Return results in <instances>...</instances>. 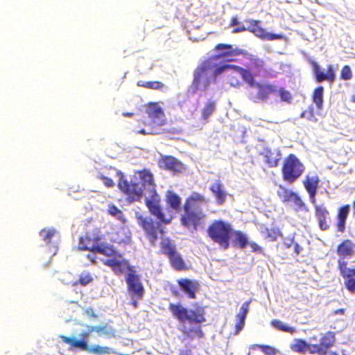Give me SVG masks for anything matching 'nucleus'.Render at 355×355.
Masks as SVG:
<instances>
[{"mask_svg":"<svg viewBox=\"0 0 355 355\" xmlns=\"http://www.w3.org/2000/svg\"><path fill=\"white\" fill-rule=\"evenodd\" d=\"M78 248L89 250L92 254L88 255V257L92 262L96 263V259L101 260L105 265L110 266L115 274L127 272L126 281L130 292L137 299L142 297L144 288L135 272L122 255L102 241L100 236L81 238Z\"/></svg>","mask_w":355,"mask_h":355,"instance_id":"obj_1","label":"nucleus"},{"mask_svg":"<svg viewBox=\"0 0 355 355\" xmlns=\"http://www.w3.org/2000/svg\"><path fill=\"white\" fill-rule=\"evenodd\" d=\"M169 311L181 323L180 329L184 335L191 338L202 336L200 323L205 320L203 309L189 311L180 304H171Z\"/></svg>","mask_w":355,"mask_h":355,"instance_id":"obj_2","label":"nucleus"},{"mask_svg":"<svg viewBox=\"0 0 355 355\" xmlns=\"http://www.w3.org/2000/svg\"><path fill=\"white\" fill-rule=\"evenodd\" d=\"M136 180H139L145 191L146 202L150 211L161 221L168 223L171 216L165 218L159 207V197L157 194L153 183V175L148 171H139L135 176Z\"/></svg>","mask_w":355,"mask_h":355,"instance_id":"obj_3","label":"nucleus"},{"mask_svg":"<svg viewBox=\"0 0 355 355\" xmlns=\"http://www.w3.org/2000/svg\"><path fill=\"white\" fill-rule=\"evenodd\" d=\"M207 205L206 200L198 193H193L188 199L184 207L185 214L182 218V224L196 229L198 222L205 216L202 208Z\"/></svg>","mask_w":355,"mask_h":355,"instance_id":"obj_4","label":"nucleus"},{"mask_svg":"<svg viewBox=\"0 0 355 355\" xmlns=\"http://www.w3.org/2000/svg\"><path fill=\"white\" fill-rule=\"evenodd\" d=\"M208 233L211 239L220 247L224 249L228 248L230 236L232 233V228L229 224L216 221L209 227Z\"/></svg>","mask_w":355,"mask_h":355,"instance_id":"obj_5","label":"nucleus"},{"mask_svg":"<svg viewBox=\"0 0 355 355\" xmlns=\"http://www.w3.org/2000/svg\"><path fill=\"white\" fill-rule=\"evenodd\" d=\"M61 340L68 345L70 348H76L83 351H86L90 354L103 355L110 354L111 349L107 347H101L99 345L89 346L86 339H78L75 336L71 338L65 336H60Z\"/></svg>","mask_w":355,"mask_h":355,"instance_id":"obj_6","label":"nucleus"},{"mask_svg":"<svg viewBox=\"0 0 355 355\" xmlns=\"http://www.w3.org/2000/svg\"><path fill=\"white\" fill-rule=\"evenodd\" d=\"M304 170V165L293 155H290L284 161L282 168L284 178L288 182L297 180Z\"/></svg>","mask_w":355,"mask_h":355,"instance_id":"obj_7","label":"nucleus"},{"mask_svg":"<svg viewBox=\"0 0 355 355\" xmlns=\"http://www.w3.org/2000/svg\"><path fill=\"white\" fill-rule=\"evenodd\" d=\"M214 50L217 52V54L212 58L214 60L227 62H235L236 57L245 54L243 49L234 48L232 45L223 43L216 45Z\"/></svg>","mask_w":355,"mask_h":355,"instance_id":"obj_8","label":"nucleus"},{"mask_svg":"<svg viewBox=\"0 0 355 355\" xmlns=\"http://www.w3.org/2000/svg\"><path fill=\"white\" fill-rule=\"evenodd\" d=\"M246 22L248 23V26L246 28L247 31H249L262 40L270 41L284 39V36L282 34L267 33L266 31L261 27V21L259 20L249 19L246 20Z\"/></svg>","mask_w":355,"mask_h":355,"instance_id":"obj_9","label":"nucleus"},{"mask_svg":"<svg viewBox=\"0 0 355 355\" xmlns=\"http://www.w3.org/2000/svg\"><path fill=\"white\" fill-rule=\"evenodd\" d=\"M117 175L119 178V188L128 196L131 201L139 200L143 194L142 187L139 183L129 184L126 180H123V174L121 172H117Z\"/></svg>","mask_w":355,"mask_h":355,"instance_id":"obj_10","label":"nucleus"},{"mask_svg":"<svg viewBox=\"0 0 355 355\" xmlns=\"http://www.w3.org/2000/svg\"><path fill=\"white\" fill-rule=\"evenodd\" d=\"M213 65L210 60H206L200 64L194 71V78L192 82V86L195 90L198 89L202 80H205V87L207 88L209 85L208 80L209 71L211 69Z\"/></svg>","mask_w":355,"mask_h":355,"instance_id":"obj_11","label":"nucleus"},{"mask_svg":"<svg viewBox=\"0 0 355 355\" xmlns=\"http://www.w3.org/2000/svg\"><path fill=\"white\" fill-rule=\"evenodd\" d=\"M136 218L139 225L146 232L150 242L154 245L158 235L162 234V231L154 226L150 218H144L139 213H136Z\"/></svg>","mask_w":355,"mask_h":355,"instance_id":"obj_12","label":"nucleus"},{"mask_svg":"<svg viewBox=\"0 0 355 355\" xmlns=\"http://www.w3.org/2000/svg\"><path fill=\"white\" fill-rule=\"evenodd\" d=\"M254 88L257 89L255 96L251 97L254 101H257V100L265 101L270 94H276L277 91V87L275 85L264 84L259 82Z\"/></svg>","mask_w":355,"mask_h":355,"instance_id":"obj_13","label":"nucleus"},{"mask_svg":"<svg viewBox=\"0 0 355 355\" xmlns=\"http://www.w3.org/2000/svg\"><path fill=\"white\" fill-rule=\"evenodd\" d=\"M319 178L315 173H309L304 182V187L309 194L311 202L315 203V194L318 187Z\"/></svg>","mask_w":355,"mask_h":355,"instance_id":"obj_14","label":"nucleus"},{"mask_svg":"<svg viewBox=\"0 0 355 355\" xmlns=\"http://www.w3.org/2000/svg\"><path fill=\"white\" fill-rule=\"evenodd\" d=\"M313 66L315 79L318 83H322L324 80L332 83L335 80V71L331 64L327 66L326 73H324L322 71H321L320 67L316 62H313Z\"/></svg>","mask_w":355,"mask_h":355,"instance_id":"obj_15","label":"nucleus"},{"mask_svg":"<svg viewBox=\"0 0 355 355\" xmlns=\"http://www.w3.org/2000/svg\"><path fill=\"white\" fill-rule=\"evenodd\" d=\"M159 165L162 168H166L174 173H180L183 169L182 164L171 156L162 157L159 161Z\"/></svg>","mask_w":355,"mask_h":355,"instance_id":"obj_16","label":"nucleus"},{"mask_svg":"<svg viewBox=\"0 0 355 355\" xmlns=\"http://www.w3.org/2000/svg\"><path fill=\"white\" fill-rule=\"evenodd\" d=\"M355 252V246L349 241H345L340 244L338 248V253L340 257V259L345 261V259L352 257Z\"/></svg>","mask_w":355,"mask_h":355,"instance_id":"obj_17","label":"nucleus"},{"mask_svg":"<svg viewBox=\"0 0 355 355\" xmlns=\"http://www.w3.org/2000/svg\"><path fill=\"white\" fill-rule=\"evenodd\" d=\"M234 69L241 73V78L250 87H254L258 82L254 79V74L248 69H244L239 66L234 67Z\"/></svg>","mask_w":355,"mask_h":355,"instance_id":"obj_18","label":"nucleus"},{"mask_svg":"<svg viewBox=\"0 0 355 355\" xmlns=\"http://www.w3.org/2000/svg\"><path fill=\"white\" fill-rule=\"evenodd\" d=\"M265 157V162L268 164L270 167L277 166L278 161L280 159V153L278 150L273 151L266 148L261 153Z\"/></svg>","mask_w":355,"mask_h":355,"instance_id":"obj_19","label":"nucleus"},{"mask_svg":"<svg viewBox=\"0 0 355 355\" xmlns=\"http://www.w3.org/2000/svg\"><path fill=\"white\" fill-rule=\"evenodd\" d=\"M179 285L190 298L195 297V293L198 289V283L188 279L178 281Z\"/></svg>","mask_w":355,"mask_h":355,"instance_id":"obj_20","label":"nucleus"},{"mask_svg":"<svg viewBox=\"0 0 355 355\" xmlns=\"http://www.w3.org/2000/svg\"><path fill=\"white\" fill-rule=\"evenodd\" d=\"M210 190L214 195L218 204L222 205L226 198V192L224 191L222 184L219 181H216L210 187Z\"/></svg>","mask_w":355,"mask_h":355,"instance_id":"obj_21","label":"nucleus"},{"mask_svg":"<svg viewBox=\"0 0 355 355\" xmlns=\"http://www.w3.org/2000/svg\"><path fill=\"white\" fill-rule=\"evenodd\" d=\"M264 61L258 58H250L248 68L255 76H259L262 71H266Z\"/></svg>","mask_w":355,"mask_h":355,"instance_id":"obj_22","label":"nucleus"},{"mask_svg":"<svg viewBox=\"0 0 355 355\" xmlns=\"http://www.w3.org/2000/svg\"><path fill=\"white\" fill-rule=\"evenodd\" d=\"M96 331L99 334H107L106 327L105 326H86L85 329H83L79 334L80 339H86L87 340L89 334Z\"/></svg>","mask_w":355,"mask_h":355,"instance_id":"obj_23","label":"nucleus"},{"mask_svg":"<svg viewBox=\"0 0 355 355\" xmlns=\"http://www.w3.org/2000/svg\"><path fill=\"white\" fill-rule=\"evenodd\" d=\"M148 115L149 120L148 124L149 125H161L165 121L164 112H146Z\"/></svg>","mask_w":355,"mask_h":355,"instance_id":"obj_24","label":"nucleus"},{"mask_svg":"<svg viewBox=\"0 0 355 355\" xmlns=\"http://www.w3.org/2000/svg\"><path fill=\"white\" fill-rule=\"evenodd\" d=\"M349 211V206H345L340 209L338 215V230L340 232H343L345 230V220L348 216Z\"/></svg>","mask_w":355,"mask_h":355,"instance_id":"obj_25","label":"nucleus"},{"mask_svg":"<svg viewBox=\"0 0 355 355\" xmlns=\"http://www.w3.org/2000/svg\"><path fill=\"white\" fill-rule=\"evenodd\" d=\"M323 92L324 88L322 86L316 87L313 91L312 99L318 110H321L322 108Z\"/></svg>","mask_w":355,"mask_h":355,"instance_id":"obj_26","label":"nucleus"},{"mask_svg":"<svg viewBox=\"0 0 355 355\" xmlns=\"http://www.w3.org/2000/svg\"><path fill=\"white\" fill-rule=\"evenodd\" d=\"M166 200L170 207L175 211H178L180 205V197L172 191H168L166 193Z\"/></svg>","mask_w":355,"mask_h":355,"instance_id":"obj_27","label":"nucleus"},{"mask_svg":"<svg viewBox=\"0 0 355 355\" xmlns=\"http://www.w3.org/2000/svg\"><path fill=\"white\" fill-rule=\"evenodd\" d=\"M233 70V71H231L230 73L227 74V79L231 86L234 87H239L242 84L241 81V73L238 71H236L234 69Z\"/></svg>","mask_w":355,"mask_h":355,"instance_id":"obj_28","label":"nucleus"},{"mask_svg":"<svg viewBox=\"0 0 355 355\" xmlns=\"http://www.w3.org/2000/svg\"><path fill=\"white\" fill-rule=\"evenodd\" d=\"M291 349L298 353H306V342L302 339H294L290 344Z\"/></svg>","mask_w":355,"mask_h":355,"instance_id":"obj_29","label":"nucleus"},{"mask_svg":"<svg viewBox=\"0 0 355 355\" xmlns=\"http://www.w3.org/2000/svg\"><path fill=\"white\" fill-rule=\"evenodd\" d=\"M138 85L154 90H163L165 88V85L159 81L139 82Z\"/></svg>","mask_w":355,"mask_h":355,"instance_id":"obj_30","label":"nucleus"},{"mask_svg":"<svg viewBox=\"0 0 355 355\" xmlns=\"http://www.w3.org/2000/svg\"><path fill=\"white\" fill-rule=\"evenodd\" d=\"M271 325L278 330L288 332L291 334L295 332V329L294 327H289L287 324H284L283 322L278 320H272L271 322Z\"/></svg>","mask_w":355,"mask_h":355,"instance_id":"obj_31","label":"nucleus"},{"mask_svg":"<svg viewBox=\"0 0 355 355\" xmlns=\"http://www.w3.org/2000/svg\"><path fill=\"white\" fill-rule=\"evenodd\" d=\"M172 266L177 270H181L184 268V262L179 254L175 251L168 255Z\"/></svg>","mask_w":355,"mask_h":355,"instance_id":"obj_32","label":"nucleus"},{"mask_svg":"<svg viewBox=\"0 0 355 355\" xmlns=\"http://www.w3.org/2000/svg\"><path fill=\"white\" fill-rule=\"evenodd\" d=\"M288 202L293 203L296 211H307L305 204L295 193L292 196Z\"/></svg>","mask_w":355,"mask_h":355,"instance_id":"obj_33","label":"nucleus"},{"mask_svg":"<svg viewBox=\"0 0 355 355\" xmlns=\"http://www.w3.org/2000/svg\"><path fill=\"white\" fill-rule=\"evenodd\" d=\"M277 94H279L281 101L288 104L291 103L293 96L288 90L285 89L284 87L277 88Z\"/></svg>","mask_w":355,"mask_h":355,"instance_id":"obj_34","label":"nucleus"},{"mask_svg":"<svg viewBox=\"0 0 355 355\" xmlns=\"http://www.w3.org/2000/svg\"><path fill=\"white\" fill-rule=\"evenodd\" d=\"M335 342V336L333 333L329 332L326 334L322 338L320 341L321 347H324L326 348L329 347L334 345Z\"/></svg>","mask_w":355,"mask_h":355,"instance_id":"obj_35","label":"nucleus"},{"mask_svg":"<svg viewBox=\"0 0 355 355\" xmlns=\"http://www.w3.org/2000/svg\"><path fill=\"white\" fill-rule=\"evenodd\" d=\"M234 241L237 242L241 248H245L248 244V241L245 234L240 232H235L234 234Z\"/></svg>","mask_w":355,"mask_h":355,"instance_id":"obj_36","label":"nucleus"},{"mask_svg":"<svg viewBox=\"0 0 355 355\" xmlns=\"http://www.w3.org/2000/svg\"><path fill=\"white\" fill-rule=\"evenodd\" d=\"M57 232L54 229L43 230L40 232V236L47 243L51 242V238L55 236Z\"/></svg>","mask_w":355,"mask_h":355,"instance_id":"obj_37","label":"nucleus"},{"mask_svg":"<svg viewBox=\"0 0 355 355\" xmlns=\"http://www.w3.org/2000/svg\"><path fill=\"white\" fill-rule=\"evenodd\" d=\"M161 245L164 252L167 255L175 251L174 246L168 239H162Z\"/></svg>","mask_w":355,"mask_h":355,"instance_id":"obj_38","label":"nucleus"},{"mask_svg":"<svg viewBox=\"0 0 355 355\" xmlns=\"http://www.w3.org/2000/svg\"><path fill=\"white\" fill-rule=\"evenodd\" d=\"M250 348L252 349L256 348L261 349L266 355H275L277 353V349L270 346L255 345Z\"/></svg>","mask_w":355,"mask_h":355,"instance_id":"obj_39","label":"nucleus"},{"mask_svg":"<svg viewBox=\"0 0 355 355\" xmlns=\"http://www.w3.org/2000/svg\"><path fill=\"white\" fill-rule=\"evenodd\" d=\"M340 78L343 80H349L352 78L351 68L348 65H345L340 70Z\"/></svg>","mask_w":355,"mask_h":355,"instance_id":"obj_40","label":"nucleus"},{"mask_svg":"<svg viewBox=\"0 0 355 355\" xmlns=\"http://www.w3.org/2000/svg\"><path fill=\"white\" fill-rule=\"evenodd\" d=\"M245 317L244 314L236 315V334H238L245 326Z\"/></svg>","mask_w":355,"mask_h":355,"instance_id":"obj_41","label":"nucleus"},{"mask_svg":"<svg viewBox=\"0 0 355 355\" xmlns=\"http://www.w3.org/2000/svg\"><path fill=\"white\" fill-rule=\"evenodd\" d=\"M306 352H309L311 354L318 353L320 355H322L324 351L321 345H311L306 343Z\"/></svg>","mask_w":355,"mask_h":355,"instance_id":"obj_42","label":"nucleus"},{"mask_svg":"<svg viewBox=\"0 0 355 355\" xmlns=\"http://www.w3.org/2000/svg\"><path fill=\"white\" fill-rule=\"evenodd\" d=\"M107 211L110 215L116 217L120 220H123V214L117 207L113 205H110Z\"/></svg>","mask_w":355,"mask_h":355,"instance_id":"obj_43","label":"nucleus"},{"mask_svg":"<svg viewBox=\"0 0 355 355\" xmlns=\"http://www.w3.org/2000/svg\"><path fill=\"white\" fill-rule=\"evenodd\" d=\"M234 67H235V66L234 65H230V64H224V65L218 67L214 70V76H217L219 74L225 72L227 69H234Z\"/></svg>","mask_w":355,"mask_h":355,"instance_id":"obj_44","label":"nucleus"},{"mask_svg":"<svg viewBox=\"0 0 355 355\" xmlns=\"http://www.w3.org/2000/svg\"><path fill=\"white\" fill-rule=\"evenodd\" d=\"M314 205L315 207L316 216L318 218H327L329 213L324 208L318 207L315 204Z\"/></svg>","mask_w":355,"mask_h":355,"instance_id":"obj_45","label":"nucleus"},{"mask_svg":"<svg viewBox=\"0 0 355 355\" xmlns=\"http://www.w3.org/2000/svg\"><path fill=\"white\" fill-rule=\"evenodd\" d=\"M92 281V277L88 273H83L80 277V283L85 286Z\"/></svg>","mask_w":355,"mask_h":355,"instance_id":"obj_46","label":"nucleus"},{"mask_svg":"<svg viewBox=\"0 0 355 355\" xmlns=\"http://www.w3.org/2000/svg\"><path fill=\"white\" fill-rule=\"evenodd\" d=\"M279 235V232L278 230H272L270 231L268 230L267 238L269 239V240L271 241L276 240Z\"/></svg>","mask_w":355,"mask_h":355,"instance_id":"obj_47","label":"nucleus"},{"mask_svg":"<svg viewBox=\"0 0 355 355\" xmlns=\"http://www.w3.org/2000/svg\"><path fill=\"white\" fill-rule=\"evenodd\" d=\"M148 111H162L159 103H150L148 105Z\"/></svg>","mask_w":355,"mask_h":355,"instance_id":"obj_48","label":"nucleus"},{"mask_svg":"<svg viewBox=\"0 0 355 355\" xmlns=\"http://www.w3.org/2000/svg\"><path fill=\"white\" fill-rule=\"evenodd\" d=\"M250 302H245L243 304V305L241 307V309L237 315H242L244 314L245 317L246 318L248 309H249Z\"/></svg>","mask_w":355,"mask_h":355,"instance_id":"obj_49","label":"nucleus"},{"mask_svg":"<svg viewBox=\"0 0 355 355\" xmlns=\"http://www.w3.org/2000/svg\"><path fill=\"white\" fill-rule=\"evenodd\" d=\"M216 108V102L213 100H209L205 107L203 111H214V110Z\"/></svg>","mask_w":355,"mask_h":355,"instance_id":"obj_50","label":"nucleus"},{"mask_svg":"<svg viewBox=\"0 0 355 355\" xmlns=\"http://www.w3.org/2000/svg\"><path fill=\"white\" fill-rule=\"evenodd\" d=\"M99 178L102 180V182H103L105 186H106L107 187H112L114 186V182H113L112 180H111L107 177H105L104 175H100Z\"/></svg>","mask_w":355,"mask_h":355,"instance_id":"obj_51","label":"nucleus"},{"mask_svg":"<svg viewBox=\"0 0 355 355\" xmlns=\"http://www.w3.org/2000/svg\"><path fill=\"white\" fill-rule=\"evenodd\" d=\"M301 118H306L311 121H315L316 119L313 114V112H302L300 115Z\"/></svg>","mask_w":355,"mask_h":355,"instance_id":"obj_52","label":"nucleus"},{"mask_svg":"<svg viewBox=\"0 0 355 355\" xmlns=\"http://www.w3.org/2000/svg\"><path fill=\"white\" fill-rule=\"evenodd\" d=\"M327 219V218H318L319 225H320V228L323 230H325L328 229V227H329V224H328Z\"/></svg>","mask_w":355,"mask_h":355,"instance_id":"obj_53","label":"nucleus"},{"mask_svg":"<svg viewBox=\"0 0 355 355\" xmlns=\"http://www.w3.org/2000/svg\"><path fill=\"white\" fill-rule=\"evenodd\" d=\"M288 189L284 188L282 186H279L277 190V195L282 200L284 196H285V194L287 193Z\"/></svg>","mask_w":355,"mask_h":355,"instance_id":"obj_54","label":"nucleus"},{"mask_svg":"<svg viewBox=\"0 0 355 355\" xmlns=\"http://www.w3.org/2000/svg\"><path fill=\"white\" fill-rule=\"evenodd\" d=\"M294 193H295L293 192L292 191L288 190L287 193L285 194V196H284L282 200L284 202H288L291 200L292 196L294 195Z\"/></svg>","mask_w":355,"mask_h":355,"instance_id":"obj_55","label":"nucleus"},{"mask_svg":"<svg viewBox=\"0 0 355 355\" xmlns=\"http://www.w3.org/2000/svg\"><path fill=\"white\" fill-rule=\"evenodd\" d=\"M247 27H245L244 25H240L236 28H234L232 31V33H241V32H244V31H246L247 29H246Z\"/></svg>","mask_w":355,"mask_h":355,"instance_id":"obj_56","label":"nucleus"},{"mask_svg":"<svg viewBox=\"0 0 355 355\" xmlns=\"http://www.w3.org/2000/svg\"><path fill=\"white\" fill-rule=\"evenodd\" d=\"M253 252H260L261 248L255 243H248V244Z\"/></svg>","mask_w":355,"mask_h":355,"instance_id":"obj_57","label":"nucleus"},{"mask_svg":"<svg viewBox=\"0 0 355 355\" xmlns=\"http://www.w3.org/2000/svg\"><path fill=\"white\" fill-rule=\"evenodd\" d=\"M84 314L87 315L89 318H94L95 315L94 313V311L92 309H87L84 311Z\"/></svg>","mask_w":355,"mask_h":355,"instance_id":"obj_58","label":"nucleus"},{"mask_svg":"<svg viewBox=\"0 0 355 355\" xmlns=\"http://www.w3.org/2000/svg\"><path fill=\"white\" fill-rule=\"evenodd\" d=\"M239 19H237V17H234L231 19V21H230V26H236V25H239Z\"/></svg>","mask_w":355,"mask_h":355,"instance_id":"obj_59","label":"nucleus"},{"mask_svg":"<svg viewBox=\"0 0 355 355\" xmlns=\"http://www.w3.org/2000/svg\"><path fill=\"white\" fill-rule=\"evenodd\" d=\"M333 313L334 315H343L345 313V309H340L336 310L335 311H334Z\"/></svg>","mask_w":355,"mask_h":355,"instance_id":"obj_60","label":"nucleus"},{"mask_svg":"<svg viewBox=\"0 0 355 355\" xmlns=\"http://www.w3.org/2000/svg\"><path fill=\"white\" fill-rule=\"evenodd\" d=\"M200 114L201 118H202L203 120L205 121L209 116L211 112H200Z\"/></svg>","mask_w":355,"mask_h":355,"instance_id":"obj_61","label":"nucleus"},{"mask_svg":"<svg viewBox=\"0 0 355 355\" xmlns=\"http://www.w3.org/2000/svg\"><path fill=\"white\" fill-rule=\"evenodd\" d=\"M322 355H338V354L333 351H325V352H324ZM343 355H345V354H343Z\"/></svg>","mask_w":355,"mask_h":355,"instance_id":"obj_62","label":"nucleus"},{"mask_svg":"<svg viewBox=\"0 0 355 355\" xmlns=\"http://www.w3.org/2000/svg\"><path fill=\"white\" fill-rule=\"evenodd\" d=\"M138 133H141L143 135L149 134V132H147L145 130H141L137 132Z\"/></svg>","mask_w":355,"mask_h":355,"instance_id":"obj_63","label":"nucleus"},{"mask_svg":"<svg viewBox=\"0 0 355 355\" xmlns=\"http://www.w3.org/2000/svg\"><path fill=\"white\" fill-rule=\"evenodd\" d=\"M180 355H191L190 352H184L180 354Z\"/></svg>","mask_w":355,"mask_h":355,"instance_id":"obj_64","label":"nucleus"}]
</instances>
